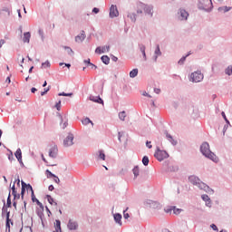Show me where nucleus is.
<instances>
[{
	"label": "nucleus",
	"mask_w": 232,
	"mask_h": 232,
	"mask_svg": "<svg viewBox=\"0 0 232 232\" xmlns=\"http://www.w3.org/2000/svg\"><path fill=\"white\" fill-rule=\"evenodd\" d=\"M68 227L72 230V229H77V223L73 222L72 220H69L68 223Z\"/></svg>",
	"instance_id": "obj_26"
},
{
	"label": "nucleus",
	"mask_w": 232,
	"mask_h": 232,
	"mask_svg": "<svg viewBox=\"0 0 232 232\" xmlns=\"http://www.w3.org/2000/svg\"><path fill=\"white\" fill-rule=\"evenodd\" d=\"M221 115H222L223 119L226 121V122H227V124H229V120H227V117H226V112L222 111V112H221Z\"/></svg>",
	"instance_id": "obj_44"
},
{
	"label": "nucleus",
	"mask_w": 232,
	"mask_h": 232,
	"mask_svg": "<svg viewBox=\"0 0 232 232\" xmlns=\"http://www.w3.org/2000/svg\"><path fill=\"white\" fill-rule=\"evenodd\" d=\"M202 79H204V74L200 72H192L190 75V80L192 82H200Z\"/></svg>",
	"instance_id": "obj_5"
},
{
	"label": "nucleus",
	"mask_w": 232,
	"mask_h": 232,
	"mask_svg": "<svg viewBox=\"0 0 232 232\" xmlns=\"http://www.w3.org/2000/svg\"><path fill=\"white\" fill-rule=\"evenodd\" d=\"M31 92H32V93H35V92H37V89H36L35 87H33V88L31 89Z\"/></svg>",
	"instance_id": "obj_61"
},
{
	"label": "nucleus",
	"mask_w": 232,
	"mask_h": 232,
	"mask_svg": "<svg viewBox=\"0 0 232 232\" xmlns=\"http://www.w3.org/2000/svg\"><path fill=\"white\" fill-rule=\"evenodd\" d=\"M59 97H72V95H73V93H65V92H60Z\"/></svg>",
	"instance_id": "obj_38"
},
{
	"label": "nucleus",
	"mask_w": 232,
	"mask_h": 232,
	"mask_svg": "<svg viewBox=\"0 0 232 232\" xmlns=\"http://www.w3.org/2000/svg\"><path fill=\"white\" fill-rule=\"evenodd\" d=\"M18 162L20 164H23V152L21 151V149H17V150L14 153Z\"/></svg>",
	"instance_id": "obj_14"
},
{
	"label": "nucleus",
	"mask_w": 232,
	"mask_h": 232,
	"mask_svg": "<svg viewBox=\"0 0 232 232\" xmlns=\"http://www.w3.org/2000/svg\"><path fill=\"white\" fill-rule=\"evenodd\" d=\"M42 68H50V62H45L42 63Z\"/></svg>",
	"instance_id": "obj_43"
},
{
	"label": "nucleus",
	"mask_w": 232,
	"mask_h": 232,
	"mask_svg": "<svg viewBox=\"0 0 232 232\" xmlns=\"http://www.w3.org/2000/svg\"><path fill=\"white\" fill-rule=\"evenodd\" d=\"M101 60L104 64H110V57L108 55L102 56Z\"/></svg>",
	"instance_id": "obj_29"
},
{
	"label": "nucleus",
	"mask_w": 232,
	"mask_h": 232,
	"mask_svg": "<svg viewBox=\"0 0 232 232\" xmlns=\"http://www.w3.org/2000/svg\"><path fill=\"white\" fill-rule=\"evenodd\" d=\"M119 119H121V121H124L126 119V111H121L119 113Z\"/></svg>",
	"instance_id": "obj_37"
},
{
	"label": "nucleus",
	"mask_w": 232,
	"mask_h": 232,
	"mask_svg": "<svg viewBox=\"0 0 232 232\" xmlns=\"http://www.w3.org/2000/svg\"><path fill=\"white\" fill-rule=\"evenodd\" d=\"M146 146L149 148V150H151L153 148V145H151V141H146Z\"/></svg>",
	"instance_id": "obj_52"
},
{
	"label": "nucleus",
	"mask_w": 232,
	"mask_h": 232,
	"mask_svg": "<svg viewBox=\"0 0 232 232\" xmlns=\"http://www.w3.org/2000/svg\"><path fill=\"white\" fill-rule=\"evenodd\" d=\"M89 99L92 102H97V104H104V101L102 100L101 96H93L91 95L89 97Z\"/></svg>",
	"instance_id": "obj_12"
},
{
	"label": "nucleus",
	"mask_w": 232,
	"mask_h": 232,
	"mask_svg": "<svg viewBox=\"0 0 232 232\" xmlns=\"http://www.w3.org/2000/svg\"><path fill=\"white\" fill-rule=\"evenodd\" d=\"M0 17H10V9L4 7L2 10H0Z\"/></svg>",
	"instance_id": "obj_13"
},
{
	"label": "nucleus",
	"mask_w": 232,
	"mask_h": 232,
	"mask_svg": "<svg viewBox=\"0 0 232 232\" xmlns=\"http://www.w3.org/2000/svg\"><path fill=\"white\" fill-rule=\"evenodd\" d=\"M106 52H110V45L97 47L95 50V53H106Z\"/></svg>",
	"instance_id": "obj_10"
},
{
	"label": "nucleus",
	"mask_w": 232,
	"mask_h": 232,
	"mask_svg": "<svg viewBox=\"0 0 232 232\" xmlns=\"http://www.w3.org/2000/svg\"><path fill=\"white\" fill-rule=\"evenodd\" d=\"M155 93H160V89H154Z\"/></svg>",
	"instance_id": "obj_64"
},
{
	"label": "nucleus",
	"mask_w": 232,
	"mask_h": 232,
	"mask_svg": "<svg viewBox=\"0 0 232 232\" xmlns=\"http://www.w3.org/2000/svg\"><path fill=\"white\" fill-rule=\"evenodd\" d=\"M54 228H55V231L53 232H61V221L59 219L55 220Z\"/></svg>",
	"instance_id": "obj_20"
},
{
	"label": "nucleus",
	"mask_w": 232,
	"mask_h": 232,
	"mask_svg": "<svg viewBox=\"0 0 232 232\" xmlns=\"http://www.w3.org/2000/svg\"><path fill=\"white\" fill-rule=\"evenodd\" d=\"M48 189H49V191H53V189H54L53 185H50Z\"/></svg>",
	"instance_id": "obj_59"
},
{
	"label": "nucleus",
	"mask_w": 232,
	"mask_h": 232,
	"mask_svg": "<svg viewBox=\"0 0 232 232\" xmlns=\"http://www.w3.org/2000/svg\"><path fill=\"white\" fill-rule=\"evenodd\" d=\"M189 55H191V53H188L186 56H183L179 61V64H184L186 58L189 57Z\"/></svg>",
	"instance_id": "obj_35"
},
{
	"label": "nucleus",
	"mask_w": 232,
	"mask_h": 232,
	"mask_svg": "<svg viewBox=\"0 0 232 232\" xmlns=\"http://www.w3.org/2000/svg\"><path fill=\"white\" fill-rule=\"evenodd\" d=\"M168 140H169V142H171L172 144H177V141L173 140V137L170 135V134H168L166 135Z\"/></svg>",
	"instance_id": "obj_33"
},
{
	"label": "nucleus",
	"mask_w": 232,
	"mask_h": 232,
	"mask_svg": "<svg viewBox=\"0 0 232 232\" xmlns=\"http://www.w3.org/2000/svg\"><path fill=\"white\" fill-rule=\"evenodd\" d=\"M47 200L49 204H51V206H57V202L53 200V198H52V196L47 195Z\"/></svg>",
	"instance_id": "obj_27"
},
{
	"label": "nucleus",
	"mask_w": 232,
	"mask_h": 232,
	"mask_svg": "<svg viewBox=\"0 0 232 232\" xmlns=\"http://www.w3.org/2000/svg\"><path fill=\"white\" fill-rule=\"evenodd\" d=\"M133 175L135 178L139 177V173L140 172V170L139 169V167H135L133 169Z\"/></svg>",
	"instance_id": "obj_36"
},
{
	"label": "nucleus",
	"mask_w": 232,
	"mask_h": 232,
	"mask_svg": "<svg viewBox=\"0 0 232 232\" xmlns=\"http://www.w3.org/2000/svg\"><path fill=\"white\" fill-rule=\"evenodd\" d=\"M142 95H143L144 97H150V98H151V95L148 94V92H142Z\"/></svg>",
	"instance_id": "obj_57"
},
{
	"label": "nucleus",
	"mask_w": 232,
	"mask_h": 232,
	"mask_svg": "<svg viewBox=\"0 0 232 232\" xmlns=\"http://www.w3.org/2000/svg\"><path fill=\"white\" fill-rule=\"evenodd\" d=\"M142 164L144 166H148V164H150V158H148V156H144L142 159Z\"/></svg>",
	"instance_id": "obj_31"
},
{
	"label": "nucleus",
	"mask_w": 232,
	"mask_h": 232,
	"mask_svg": "<svg viewBox=\"0 0 232 232\" xmlns=\"http://www.w3.org/2000/svg\"><path fill=\"white\" fill-rule=\"evenodd\" d=\"M114 220L117 224H119L120 226H122V216L121 214H115L114 215Z\"/></svg>",
	"instance_id": "obj_18"
},
{
	"label": "nucleus",
	"mask_w": 232,
	"mask_h": 232,
	"mask_svg": "<svg viewBox=\"0 0 232 232\" xmlns=\"http://www.w3.org/2000/svg\"><path fill=\"white\" fill-rule=\"evenodd\" d=\"M10 224L11 226H14V222L12 219H10V212L6 213V224H5V229L6 231L10 232Z\"/></svg>",
	"instance_id": "obj_11"
},
{
	"label": "nucleus",
	"mask_w": 232,
	"mask_h": 232,
	"mask_svg": "<svg viewBox=\"0 0 232 232\" xmlns=\"http://www.w3.org/2000/svg\"><path fill=\"white\" fill-rule=\"evenodd\" d=\"M121 137H122V133L119 132V137H118V139H119L120 142H121V141H122V140H121Z\"/></svg>",
	"instance_id": "obj_62"
},
{
	"label": "nucleus",
	"mask_w": 232,
	"mask_h": 232,
	"mask_svg": "<svg viewBox=\"0 0 232 232\" xmlns=\"http://www.w3.org/2000/svg\"><path fill=\"white\" fill-rule=\"evenodd\" d=\"M84 39H86V34H84V31H82L81 34L75 37L76 43H82Z\"/></svg>",
	"instance_id": "obj_16"
},
{
	"label": "nucleus",
	"mask_w": 232,
	"mask_h": 232,
	"mask_svg": "<svg viewBox=\"0 0 232 232\" xmlns=\"http://www.w3.org/2000/svg\"><path fill=\"white\" fill-rule=\"evenodd\" d=\"M92 12H93L94 14H99V8L94 7V8L92 9Z\"/></svg>",
	"instance_id": "obj_58"
},
{
	"label": "nucleus",
	"mask_w": 232,
	"mask_h": 232,
	"mask_svg": "<svg viewBox=\"0 0 232 232\" xmlns=\"http://www.w3.org/2000/svg\"><path fill=\"white\" fill-rule=\"evenodd\" d=\"M32 200H33V202H36V204H37V206H39V208H41L42 209H44L43 203H41V201H39V199H37L35 198V194H34V192L32 193Z\"/></svg>",
	"instance_id": "obj_17"
},
{
	"label": "nucleus",
	"mask_w": 232,
	"mask_h": 232,
	"mask_svg": "<svg viewBox=\"0 0 232 232\" xmlns=\"http://www.w3.org/2000/svg\"><path fill=\"white\" fill-rule=\"evenodd\" d=\"M65 49L67 50V53H69V55H73V50H72V48L65 47Z\"/></svg>",
	"instance_id": "obj_47"
},
{
	"label": "nucleus",
	"mask_w": 232,
	"mask_h": 232,
	"mask_svg": "<svg viewBox=\"0 0 232 232\" xmlns=\"http://www.w3.org/2000/svg\"><path fill=\"white\" fill-rule=\"evenodd\" d=\"M8 159L14 160V154L12 152L8 155Z\"/></svg>",
	"instance_id": "obj_56"
},
{
	"label": "nucleus",
	"mask_w": 232,
	"mask_h": 232,
	"mask_svg": "<svg viewBox=\"0 0 232 232\" xmlns=\"http://www.w3.org/2000/svg\"><path fill=\"white\" fill-rule=\"evenodd\" d=\"M98 159L101 160H106V154H104V150L98 151Z\"/></svg>",
	"instance_id": "obj_24"
},
{
	"label": "nucleus",
	"mask_w": 232,
	"mask_h": 232,
	"mask_svg": "<svg viewBox=\"0 0 232 232\" xmlns=\"http://www.w3.org/2000/svg\"><path fill=\"white\" fill-rule=\"evenodd\" d=\"M7 208H11V206H12V199H10V194H9V196H8V198H7Z\"/></svg>",
	"instance_id": "obj_45"
},
{
	"label": "nucleus",
	"mask_w": 232,
	"mask_h": 232,
	"mask_svg": "<svg viewBox=\"0 0 232 232\" xmlns=\"http://www.w3.org/2000/svg\"><path fill=\"white\" fill-rule=\"evenodd\" d=\"M82 124H83V126H88V124H92V126H93V121H91L90 118H85L82 121Z\"/></svg>",
	"instance_id": "obj_25"
},
{
	"label": "nucleus",
	"mask_w": 232,
	"mask_h": 232,
	"mask_svg": "<svg viewBox=\"0 0 232 232\" xmlns=\"http://www.w3.org/2000/svg\"><path fill=\"white\" fill-rule=\"evenodd\" d=\"M53 179L54 182H56V184H59L61 182V179H59V177H57L55 175L53 177Z\"/></svg>",
	"instance_id": "obj_48"
},
{
	"label": "nucleus",
	"mask_w": 232,
	"mask_h": 232,
	"mask_svg": "<svg viewBox=\"0 0 232 232\" xmlns=\"http://www.w3.org/2000/svg\"><path fill=\"white\" fill-rule=\"evenodd\" d=\"M6 43V41H5L4 39L0 40V48H3V44H5Z\"/></svg>",
	"instance_id": "obj_54"
},
{
	"label": "nucleus",
	"mask_w": 232,
	"mask_h": 232,
	"mask_svg": "<svg viewBox=\"0 0 232 232\" xmlns=\"http://www.w3.org/2000/svg\"><path fill=\"white\" fill-rule=\"evenodd\" d=\"M11 189H12V195L14 197V198L19 199L21 198V196L15 190V185H13Z\"/></svg>",
	"instance_id": "obj_22"
},
{
	"label": "nucleus",
	"mask_w": 232,
	"mask_h": 232,
	"mask_svg": "<svg viewBox=\"0 0 232 232\" xmlns=\"http://www.w3.org/2000/svg\"><path fill=\"white\" fill-rule=\"evenodd\" d=\"M201 198L207 202V206H211V199L209 198V196L208 195H202Z\"/></svg>",
	"instance_id": "obj_21"
},
{
	"label": "nucleus",
	"mask_w": 232,
	"mask_h": 232,
	"mask_svg": "<svg viewBox=\"0 0 232 232\" xmlns=\"http://www.w3.org/2000/svg\"><path fill=\"white\" fill-rule=\"evenodd\" d=\"M218 10V12L226 14V12H229L231 10V7L223 6V7H219Z\"/></svg>",
	"instance_id": "obj_28"
},
{
	"label": "nucleus",
	"mask_w": 232,
	"mask_h": 232,
	"mask_svg": "<svg viewBox=\"0 0 232 232\" xmlns=\"http://www.w3.org/2000/svg\"><path fill=\"white\" fill-rule=\"evenodd\" d=\"M25 188L27 189V191H31V193H34V188H32V185L30 184L27 185L26 183H24V181H22V191H21L22 198L24 195Z\"/></svg>",
	"instance_id": "obj_7"
},
{
	"label": "nucleus",
	"mask_w": 232,
	"mask_h": 232,
	"mask_svg": "<svg viewBox=\"0 0 232 232\" xmlns=\"http://www.w3.org/2000/svg\"><path fill=\"white\" fill-rule=\"evenodd\" d=\"M172 211H173L174 215H180V213H182V209L176 208L175 207H172Z\"/></svg>",
	"instance_id": "obj_34"
},
{
	"label": "nucleus",
	"mask_w": 232,
	"mask_h": 232,
	"mask_svg": "<svg viewBox=\"0 0 232 232\" xmlns=\"http://www.w3.org/2000/svg\"><path fill=\"white\" fill-rule=\"evenodd\" d=\"M17 61L19 63V64L22 66L23 63H24V58L21 55L18 56Z\"/></svg>",
	"instance_id": "obj_41"
},
{
	"label": "nucleus",
	"mask_w": 232,
	"mask_h": 232,
	"mask_svg": "<svg viewBox=\"0 0 232 232\" xmlns=\"http://www.w3.org/2000/svg\"><path fill=\"white\" fill-rule=\"evenodd\" d=\"M48 92H50V87H48L47 89H44V91L41 92L42 97L44 95H46V93H48Z\"/></svg>",
	"instance_id": "obj_49"
},
{
	"label": "nucleus",
	"mask_w": 232,
	"mask_h": 232,
	"mask_svg": "<svg viewBox=\"0 0 232 232\" xmlns=\"http://www.w3.org/2000/svg\"><path fill=\"white\" fill-rule=\"evenodd\" d=\"M58 153L59 150L57 149V145H53L49 150V157L51 159H57Z\"/></svg>",
	"instance_id": "obj_6"
},
{
	"label": "nucleus",
	"mask_w": 232,
	"mask_h": 232,
	"mask_svg": "<svg viewBox=\"0 0 232 232\" xmlns=\"http://www.w3.org/2000/svg\"><path fill=\"white\" fill-rule=\"evenodd\" d=\"M140 50L143 53V57H146V46L140 45Z\"/></svg>",
	"instance_id": "obj_40"
},
{
	"label": "nucleus",
	"mask_w": 232,
	"mask_h": 232,
	"mask_svg": "<svg viewBox=\"0 0 232 232\" xmlns=\"http://www.w3.org/2000/svg\"><path fill=\"white\" fill-rule=\"evenodd\" d=\"M179 14L181 21H187L188 17H189V14H188V12L184 9H180Z\"/></svg>",
	"instance_id": "obj_15"
},
{
	"label": "nucleus",
	"mask_w": 232,
	"mask_h": 232,
	"mask_svg": "<svg viewBox=\"0 0 232 232\" xmlns=\"http://www.w3.org/2000/svg\"><path fill=\"white\" fill-rule=\"evenodd\" d=\"M110 17H119V9H117V5H112L110 9Z\"/></svg>",
	"instance_id": "obj_8"
},
{
	"label": "nucleus",
	"mask_w": 232,
	"mask_h": 232,
	"mask_svg": "<svg viewBox=\"0 0 232 232\" xmlns=\"http://www.w3.org/2000/svg\"><path fill=\"white\" fill-rule=\"evenodd\" d=\"M136 12H137V14H142V12H145V14L153 15V9L150 5H146L143 3H139L137 5Z\"/></svg>",
	"instance_id": "obj_3"
},
{
	"label": "nucleus",
	"mask_w": 232,
	"mask_h": 232,
	"mask_svg": "<svg viewBox=\"0 0 232 232\" xmlns=\"http://www.w3.org/2000/svg\"><path fill=\"white\" fill-rule=\"evenodd\" d=\"M211 227H212V229H214V231H218V227H217V225L212 224Z\"/></svg>",
	"instance_id": "obj_53"
},
{
	"label": "nucleus",
	"mask_w": 232,
	"mask_h": 232,
	"mask_svg": "<svg viewBox=\"0 0 232 232\" xmlns=\"http://www.w3.org/2000/svg\"><path fill=\"white\" fill-rule=\"evenodd\" d=\"M129 208H127L124 211H123V218L127 220V218H130V214L126 213V211H128Z\"/></svg>",
	"instance_id": "obj_42"
},
{
	"label": "nucleus",
	"mask_w": 232,
	"mask_h": 232,
	"mask_svg": "<svg viewBox=\"0 0 232 232\" xmlns=\"http://www.w3.org/2000/svg\"><path fill=\"white\" fill-rule=\"evenodd\" d=\"M225 73H226L227 75H231V74H232V66H231V65L228 66V67L226 69Z\"/></svg>",
	"instance_id": "obj_39"
},
{
	"label": "nucleus",
	"mask_w": 232,
	"mask_h": 232,
	"mask_svg": "<svg viewBox=\"0 0 232 232\" xmlns=\"http://www.w3.org/2000/svg\"><path fill=\"white\" fill-rule=\"evenodd\" d=\"M89 66H91V68H94L95 70H97V67H96L95 64H93V63H90Z\"/></svg>",
	"instance_id": "obj_63"
},
{
	"label": "nucleus",
	"mask_w": 232,
	"mask_h": 232,
	"mask_svg": "<svg viewBox=\"0 0 232 232\" xmlns=\"http://www.w3.org/2000/svg\"><path fill=\"white\" fill-rule=\"evenodd\" d=\"M155 159L159 160L160 162H162L164 159H168L169 157V154L166 150H161L158 149L154 154Z\"/></svg>",
	"instance_id": "obj_4"
},
{
	"label": "nucleus",
	"mask_w": 232,
	"mask_h": 232,
	"mask_svg": "<svg viewBox=\"0 0 232 232\" xmlns=\"http://www.w3.org/2000/svg\"><path fill=\"white\" fill-rule=\"evenodd\" d=\"M63 145L65 147H68V146H73V135H69L66 137V139L63 140Z\"/></svg>",
	"instance_id": "obj_9"
},
{
	"label": "nucleus",
	"mask_w": 232,
	"mask_h": 232,
	"mask_svg": "<svg viewBox=\"0 0 232 232\" xmlns=\"http://www.w3.org/2000/svg\"><path fill=\"white\" fill-rule=\"evenodd\" d=\"M42 159H43L44 162H45V164H47V166H57L56 163H52V162H49L48 160H46V158H44V154H42Z\"/></svg>",
	"instance_id": "obj_30"
},
{
	"label": "nucleus",
	"mask_w": 232,
	"mask_h": 232,
	"mask_svg": "<svg viewBox=\"0 0 232 232\" xmlns=\"http://www.w3.org/2000/svg\"><path fill=\"white\" fill-rule=\"evenodd\" d=\"M137 75H139V69H133L130 72V77L131 79H134V77H137Z\"/></svg>",
	"instance_id": "obj_23"
},
{
	"label": "nucleus",
	"mask_w": 232,
	"mask_h": 232,
	"mask_svg": "<svg viewBox=\"0 0 232 232\" xmlns=\"http://www.w3.org/2000/svg\"><path fill=\"white\" fill-rule=\"evenodd\" d=\"M45 175H46L47 179H53V177H55V175L53 173H52V171H50L49 169H47L45 171Z\"/></svg>",
	"instance_id": "obj_32"
},
{
	"label": "nucleus",
	"mask_w": 232,
	"mask_h": 232,
	"mask_svg": "<svg viewBox=\"0 0 232 232\" xmlns=\"http://www.w3.org/2000/svg\"><path fill=\"white\" fill-rule=\"evenodd\" d=\"M38 34L42 39H44V32L43 31V29H39Z\"/></svg>",
	"instance_id": "obj_46"
},
{
	"label": "nucleus",
	"mask_w": 232,
	"mask_h": 232,
	"mask_svg": "<svg viewBox=\"0 0 232 232\" xmlns=\"http://www.w3.org/2000/svg\"><path fill=\"white\" fill-rule=\"evenodd\" d=\"M188 180L194 186H198V188H199V189H204V191H209V187H208V185H206L204 182H201L200 179H198V177L189 176Z\"/></svg>",
	"instance_id": "obj_2"
},
{
	"label": "nucleus",
	"mask_w": 232,
	"mask_h": 232,
	"mask_svg": "<svg viewBox=\"0 0 232 232\" xmlns=\"http://www.w3.org/2000/svg\"><path fill=\"white\" fill-rule=\"evenodd\" d=\"M200 151L202 155L207 157V159H210V160H213V162H218V158L217 157V155H215V153L211 152V150H209V143H202L200 147Z\"/></svg>",
	"instance_id": "obj_1"
},
{
	"label": "nucleus",
	"mask_w": 232,
	"mask_h": 232,
	"mask_svg": "<svg viewBox=\"0 0 232 232\" xmlns=\"http://www.w3.org/2000/svg\"><path fill=\"white\" fill-rule=\"evenodd\" d=\"M55 108L56 110L61 111V101H59L56 104H55Z\"/></svg>",
	"instance_id": "obj_51"
},
{
	"label": "nucleus",
	"mask_w": 232,
	"mask_h": 232,
	"mask_svg": "<svg viewBox=\"0 0 232 232\" xmlns=\"http://www.w3.org/2000/svg\"><path fill=\"white\" fill-rule=\"evenodd\" d=\"M171 211H173V207L170 208L165 209V213H171Z\"/></svg>",
	"instance_id": "obj_55"
},
{
	"label": "nucleus",
	"mask_w": 232,
	"mask_h": 232,
	"mask_svg": "<svg viewBox=\"0 0 232 232\" xmlns=\"http://www.w3.org/2000/svg\"><path fill=\"white\" fill-rule=\"evenodd\" d=\"M32 37V34L30 32H26L24 34L23 42L24 43H30V38Z\"/></svg>",
	"instance_id": "obj_19"
},
{
	"label": "nucleus",
	"mask_w": 232,
	"mask_h": 232,
	"mask_svg": "<svg viewBox=\"0 0 232 232\" xmlns=\"http://www.w3.org/2000/svg\"><path fill=\"white\" fill-rule=\"evenodd\" d=\"M156 55H160V47L158 45L155 51Z\"/></svg>",
	"instance_id": "obj_50"
},
{
	"label": "nucleus",
	"mask_w": 232,
	"mask_h": 232,
	"mask_svg": "<svg viewBox=\"0 0 232 232\" xmlns=\"http://www.w3.org/2000/svg\"><path fill=\"white\" fill-rule=\"evenodd\" d=\"M84 63H85V64H88V66H90V64H92V63H90V59L85 60Z\"/></svg>",
	"instance_id": "obj_60"
}]
</instances>
